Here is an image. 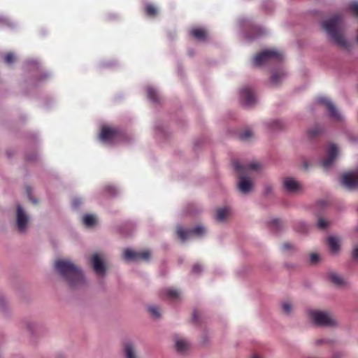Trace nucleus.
<instances>
[{
    "label": "nucleus",
    "mask_w": 358,
    "mask_h": 358,
    "mask_svg": "<svg viewBox=\"0 0 358 358\" xmlns=\"http://www.w3.org/2000/svg\"><path fill=\"white\" fill-rule=\"evenodd\" d=\"M55 268L71 287H76L83 283L84 276L82 271L71 262L58 259L55 263Z\"/></svg>",
    "instance_id": "nucleus-1"
},
{
    "label": "nucleus",
    "mask_w": 358,
    "mask_h": 358,
    "mask_svg": "<svg viewBox=\"0 0 358 358\" xmlns=\"http://www.w3.org/2000/svg\"><path fill=\"white\" fill-rule=\"evenodd\" d=\"M322 28L336 45L341 48L347 47V42L343 35L344 20L342 15H335L323 22Z\"/></svg>",
    "instance_id": "nucleus-2"
},
{
    "label": "nucleus",
    "mask_w": 358,
    "mask_h": 358,
    "mask_svg": "<svg viewBox=\"0 0 358 358\" xmlns=\"http://www.w3.org/2000/svg\"><path fill=\"white\" fill-rule=\"evenodd\" d=\"M233 166L239 176V190L244 194L249 192L252 187V182L246 178V176L250 170L256 171L259 169V165L257 163L241 165L238 161H234L233 162Z\"/></svg>",
    "instance_id": "nucleus-3"
},
{
    "label": "nucleus",
    "mask_w": 358,
    "mask_h": 358,
    "mask_svg": "<svg viewBox=\"0 0 358 358\" xmlns=\"http://www.w3.org/2000/svg\"><path fill=\"white\" fill-rule=\"evenodd\" d=\"M311 320L317 326L333 327L336 322L331 315L327 312L311 310L308 311Z\"/></svg>",
    "instance_id": "nucleus-4"
},
{
    "label": "nucleus",
    "mask_w": 358,
    "mask_h": 358,
    "mask_svg": "<svg viewBox=\"0 0 358 358\" xmlns=\"http://www.w3.org/2000/svg\"><path fill=\"white\" fill-rule=\"evenodd\" d=\"M282 59V55L280 52L273 50H266L255 57L253 63L255 66H259L272 61L280 62Z\"/></svg>",
    "instance_id": "nucleus-5"
},
{
    "label": "nucleus",
    "mask_w": 358,
    "mask_h": 358,
    "mask_svg": "<svg viewBox=\"0 0 358 358\" xmlns=\"http://www.w3.org/2000/svg\"><path fill=\"white\" fill-rule=\"evenodd\" d=\"M150 257L149 250L136 252L131 249H125L124 251V259L128 262H136L138 260L148 261Z\"/></svg>",
    "instance_id": "nucleus-6"
},
{
    "label": "nucleus",
    "mask_w": 358,
    "mask_h": 358,
    "mask_svg": "<svg viewBox=\"0 0 358 358\" xmlns=\"http://www.w3.org/2000/svg\"><path fill=\"white\" fill-rule=\"evenodd\" d=\"M317 102L320 104L324 105L327 108L329 115L332 119L337 121L341 120V114L329 99L326 97H319L317 99Z\"/></svg>",
    "instance_id": "nucleus-7"
},
{
    "label": "nucleus",
    "mask_w": 358,
    "mask_h": 358,
    "mask_svg": "<svg viewBox=\"0 0 358 358\" xmlns=\"http://www.w3.org/2000/svg\"><path fill=\"white\" fill-rule=\"evenodd\" d=\"M29 222V217L22 209L20 205L17 206L16 223L18 230L24 232Z\"/></svg>",
    "instance_id": "nucleus-8"
},
{
    "label": "nucleus",
    "mask_w": 358,
    "mask_h": 358,
    "mask_svg": "<svg viewBox=\"0 0 358 358\" xmlns=\"http://www.w3.org/2000/svg\"><path fill=\"white\" fill-rule=\"evenodd\" d=\"M120 135L121 132L118 129L104 127L101 129L100 138L105 142H111Z\"/></svg>",
    "instance_id": "nucleus-9"
},
{
    "label": "nucleus",
    "mask_w": 358,
    "mask_h": 358,
    "mask_svg": "<svg viewBox=\"0 0 358 358\" xmlns=\"http://www.w3.org/2000/svg\"><path fill=\"white\" fill-rule=\"evenodd\" d=\"M205 231V228L202 226H196L191 230H185L180 227L177 229V234L182 241L190 237L192 234L201 236Z\"/></svg>",
    "instance_id": "nucleus-10"
},
{
    "label": "nucleus",
    "mask_w": 358,
    "mask_h": 358,
    "mask_svg": "<svg viewBox=\"0 0 358 358\" xmlns=\"http://www.w3.org/2000/svg\"><path fill=\"white\" fill-rule=\"evenodd\" d=\"M342 183L349 189L358 187V170L344 174Z\"/></svg>",
    "instance_id": "nucleus-11"
},
{
    "label": "nucleus",
    "mask_w": 358,
    "mask_h": 358,
    "mask_svg": "<svg viewBox=\"0 0 358 358\" xmlns=\"http://www.w3.org/2000/svg\"><path fill=\"white\" fill-rule=\"evenodd\" d=\"M242 101L247 106H252L256 103V98L252 90L248 87H244L241 90Z\"/></svg>",
    "instance_id": "nucleus-12"
},
{
    "label": "nucleus",
    "mask_w": 358,
    "mask_h": 358,
    "mask_svg": "<svg viewBox=\"0 0 358 358\" xmlns=\"http://www.w3.org/2000/svg\"><path fill=\"white\" fill-rule=\"evenodd\" d=\"M91 262L94 271L96 274L103 275L105 273L106 267L99 254H94L91 258Z\"/></svg>",
    "instance_id": "nucleus-13"
},
{
    "label": "nucleus",
    "mask_w": 358,
    "mask_h": 358,
    "mask_svg": "<svg viewBox=\"0 0 358 358\" xmlns=\"http://www.w3.org/2000/svg\"><path fill=\"white\" fill-rule=\"evenodd\" d=\"M338 155V149L334 144H331L328 151H327V157L322 161V166L324 169H328L335 160L336 156Z\"/></svg>",
    "instance_id": "nucleus-14"
},
{
    "label": "nucleus",
    "mask_w": 358,
    "mask_h": 358,
    "mask_svg": "<svg viewBox=\"0 0 358 358\" xmlns=\"http://www.w3.org/2000/svg\"><path fill=\"white\" fill-rule=\"evenodd\" d=\"M283 187L289 193H297L301 190V185L292 178H285L284 179Z\"/></svg>",
    "instance_id": "nucleus-15"
},
{
    "label": "nucleus",
    "mask_w": 358,
    "mask_h": 358,
    "mask_svg": "<svg viewBox=\"0 0 358 358\" xmlns=\"http://www.w3.org/2000/svg\"><path fill=\"white\" fill-rule=\"evenodd\" d=\"M189 34L199 41H205L208 36L206 30L203 28H194L189 31Z\"/></svg>",
    "instance_id": "nucleus-16"
},
{
    "label": "nucleus",
    "mask_w": 358,
    "mask_h": 358,
    "mask_svg": "<svg viewBox=\"0 0 358 358\" xmlns=\"http://www.w3.org/2000/svg\"><path fill=\"white\" fill-rule=\"evenodd\" d=\"M124 350L126 358H138L131 343H125L124 345Z\"/></svg>",
    "instance_id": "nucleus-17"
},
{
    "label": "nucleus",
    "mask_w": 358,
    "mask_h": 358,
    "mask_svg": "<svg viewBox=\"0 0 358 358\" xmlns=\"http://www.w3.org/2000/svg\"><path fill=\"white\" fill-rule=\"evenodd\" d=\"M327 241L329 250L331 252L336 253L339 250V241L336 237L330 236Z\"/></svg>",
    "instance_id": "nucleus-18"
},
{
    "label": "nucleus",
    "mask_w": 358,
    "mask_h": 358,
    "mask_svg": "<svg viewBox=\"0 0 358 358\" xmlns=\"http://www.w3.org/2000/svg\"><path fill=\"white\" fill-rule=\"evenodd\" d=\"M189 348V343L185 339H178L176 341V349L178 352H185Z\"/></svg>",
    "instance_id": "nucleus-19"
},
{
    "label": "nucleus",
    "mask_w": 358,
    "mask_h": 358,
    "mask_svg": "<svg viewBox=\"0 0 358 358\" xmlns=\"http://www.w3.org/2000/svg\"><path fill=\"white\" fill-rule=\"evenodd\" d=\"M144 10L147 16L148 17H155L158 13L157 8L151 3L145 4L144 7Z\"/></svg>",
    "instance_id": "nucleus-20"
},
{
    "label": "nucleus",
    "mask_w": 358,
    "mask_h": 358,
    "mask_svg": "<svg viewBox=\"0 0 358 358\" xmlns=\"http://www.w3.org/2000/svg\"><path fill=\"white\" fill-rule=\"evenodd\" d=\"M329 279L331 280V282L337 286H342L345 282L344 280L341 275L334 273H331L329 275Z\"/></svg>",
    "instance_id": "nucleus-21"
},
{
    "label": "nucleus",
    "mask_w": 358,
    "mask_h": 358,
    "mask_svg": "<svg viewBox=\"0 0 358 358\" xmlns=\"http://www.w3.org/2000/svg\"><path fill=\"white\" fill-rule=\"evenodd\" d=\"M285 76L282 71H274L272 73L271 81L273 84H278Z\"/></svg>",
    "instance_id": "nucleus-22"
},
{
    "label": "nucleus",
    "mask_w": 358,
    "mask_h": 358,
    "mask_svg": "<svg viewBox=\"0 0 358 358\" xmlns=\"http://www.w3.org/2000/svg\"><path fill=\"white\" fill-rule=\"evenodd\" d=\"M164 294L169 299L171 300L176 299L179 296L178 291L172 288L165 289L164 290Z\"/></svg>",
    "instance_id": "nucleus-23"
},
{
    "label": "nucleus",
    "mask_w": 358,
    "mask_h": 358,
    "mask_svg": "<svg viewBox=\"0 0 358 358\" xmlns=\"http://www.w3.org/2000/svg\"><path fill=\"white\" fill-rule=\"evenodd\" d=\"M229 215V209L227 208H219L217 210L216 220L219 222L224 221Z\"/></svg>",
    "instance_id": "nucleus-24"
},
{
    "label": "nucleus",
    "mask_w": 358,
    "mask_h": 358,
    "mask_svg": "<svg viewBox=\"0 0 358 358\" xmlns=\"http://www.w3.org/2000/svg\"><path fill=\"white\" fill-rule=\"evenodd\" d=\"M322 132V128L319 126H315L308 131V136L310 138H313L319 136Z\"/></svg>",
    "instance_id": "nucleus-25"
},
{
    "label": "nucleus",
    "mask_w": 358,
    "mask_h": 358,
    "mask_svg": "<svg viewBox=\"0 0 358 358\" xmlns=\"http://www.w3.org/2000/svg\"><path fill=\"white\" fill-rule=\"evenodd\" d=\"M83 221L86 227H92L96 222V217L92 215H85Z\"/></svg>",
    "instance_id": "nucleus-26"
},
{
    "label": "nucleus",
    "mask_w": 358,
    "mask_h": 358,
    "mask_svg": "<svg viewBox=\"0 0 358 358\" xmlns=\"http://www.w3.org/2000/svg\"><path fill=\"white\" fill-rule=\"evenodd\" d=\"M283 223L282 221L278 219H274L270 222V227L273 230L278 231L282 228Z\"/></svg>",
    "instance_id": "nucleus-27"
},
{
    "label": "nucleus",
    "mask_w": 358,
    "mask_h": 358,
    "mask_svg": "<svg viewBox=\"0 0 358 358\" xmlns=\"http://www.w3.org/2000/svg\"><path fill=\"white\" fill-rule=\"evenodd\" d=\"M147 93H148V96L150 100H152L153 101H157V93L154 89L150 88V87L148 88Z\"/></svg>",
    "instance_id": "nucleus-28"
},
{
    "label": "nucleus",
    "mask_w": 358,
    "mask_h": 358,
    "mask_svg": "<svg viewBox=\"0 0 358 358\" xmlns=\"http://www.w3.org/2000/svg\"><path fill=\"white\" fill-rule=\"evenodd\" d=\"M148 311L155 318H159L160 317L159 310L157 306H151L148 307Z\"/></svg>",
    "instance_id": "nucleus-29"
},
{
    "label": "nucleus",
    "mask_w": 358,
    "mask_h": 358,
    "mask_svg": "<svg viewBox=\"0 0 358 358\" xmlns=\"http://www.w3.org/2000/svg\"><path fill=\"white\" fill-rule=\"evenodd\" d=\"M252 136V132L249 129L245 130L244 131L241 133L239 135V138L243 141L248 140Z\"/></svg>",
    "instance_id": "nucleus-30"
},
{
    "label": "nucleus",
    "mask_w": 358,
    "mask_h": 358,
    "mask_svg": "<svg viewBox=\"0 0 358 358\" xmlns=\"http://www.w3.org/2000/svg\"><path fill=\"white\" fill-rule=\"evenodd\" d=\"M15 60V56L13 53H7L6 55H5L4 56V62L5 63L8 64H10L11 63H13Z\"/></svg>",
    "instance_id": "nucleus-31"
},
{
    "label": "nucleus",
    "mask_w": 358,
    "mask_h": 358,
    "mask_svg": "<svg viewBox=\"0 0 358 358\" xmlns=\"http://www.w3.org/2000/svg\"><path fill=\"white\" fill-rule=\"evenodd\" d=\"M329 225V222L322 218H320L317 222V227L320 229H326Z\"/></svg>",
    "instance_id": "nucleus-32"
},
{
    "label": "nucleus",
    "mask_w": 358,
    "mask_h": 358,
    "mask_svg": "<svg viewBox=\"0 0 358 358\" xmlns=\"http://www.w3.org/2000/svg\"><path fill=\"white\" fill-rule=\"evenodd\" d=\"M319 259H320V257L316 253H311L310 255V263L313 264L317 263V262L319 261Z\"/></svg>",
    "instance_id": "nucleus-33"
},
{
    "label": "nucleus",
    "mask_w": 358,
    "mask_h": 358,
    "mask_svg": "<svg viewBox=\"0 0 358 358\" xmlns=\"http://www.w3.org/2000/svg\"><path fill=\"white\" fill-rule=\"evenodd\" d=\"M282 307L284 313L286 314H289L292 310V306L289 303H284Z\"/></svg>",
    "instance_id": "nucleus-34"
},
{
    "label": "nucleus",
    "mask_w": 358,
    "mask_h": 358,
    "mask_svg": "<svg viewBox=\"0 0 358 358\" xmlns=\"http://www.w3.org/2000/svg\"><path fill=\"white\" fill-rule=\"evenodd\" d=\"M106 191L109 195H115L117 192L116 189L113 186H107L106 187Z\"/></svg>",
    "instance_id": "nucleus-35"
},
{
    "label": "nucleus",
    "mask_w": 358,
    "mask_h": 358,
    "mask_svg": "<svg viewBox=\"0 0 358 358\" xmlns=\"http://www.w3.org/2000/svg\"><path fill=\"white\" fill-rule=\"evenodd\" d=\"M350 10L354 13V14L358 17V3H355L350 5Z\"/></svg>",
    "instance_id": "nucleus-36"
},
{
    "label": "nucleus",
    "mask_w": 358,
    "mask_h": 358,
    "mask_svg": "<svg viewBox=\"0 0 358 358\" xmlns=\"http://www.w3.org/2000/svg\"><path fill=\"white\" fill-rule=\"evenodd\" d=\"M202 271V267L199 264H195L192 267V271L195 273H199Z\"/></svg>",
    "instance_id": "nucleus-37"
},
{
    "label": "nucleus",
    "mask_w": 358,
    "mask_h": 358,
    "mask_svg": "<svg viewBox=\"0 0 358 358\" xmlns=\"http://www.w3.org/2000/svg\"><path fill=\"white\" fill-rule=\"evenodd\" d=\"M293 248V245H291L290 243H285L283 245H282V250L284 251H288L289 250H291Z\"/></svg>",
    "instance_id": "nucleus-38"
},
{
    "label": "nucleus",
    "mask_w": 358,
    "mask_h": 358,
    "mask_svg": "<svg viewBox=\"0 0 358 358\" xmlns=\"http://www.w3.org/2000/svg\"><path fill=\"white\" fill-rule=\"evenodd\" d=\"M272 127L273 129H282V124L280 121H275L273 122V125H272Z\"/></svg>",
    "instance_id": "nucleus-39"
},
{
    "label": "nucleus",
    "mask_w": 358,
    "mask_h": 358,
    "mask_svg": "<svg viewBox=\"0 0 358 358\" xmlns=\"http://www.w3.org/2000/svg\"><path fill=\"white\" fill-rule=\"evenodd\" d=\"M199 317V313L197 310H194L192 315V320L194 322H197Z\"/></svg>",
    "instance_id": "nucleus-40"
},
{
    "label": "nucleus",
    "mask_w": 358,
    "mask_h": 358,
    "mask_svg": "<svg viewBox=\"0 0 358 358\" xmlns=\"http://www.w3.org/2000/svg\"><path fill=\"white\" fill-rule=\"evenodd\" d=\"M352 256L354 259H358V247L354 249Z\"/></svg>",
    "instance_id": "nucleus-41"
},
{
    "label": "nucleus",
    "mask_w": 358,
    "mask_h": 358,
    "mask_svg": "<svg viewBox=\"0 0 358 358\" xmlns=\"http://www.w3.org/2000/svg\"><path fill=\"white\" fill-rule=\"evenodd\" d=\"M80 203V201L78 199H75V200H73V206H75V207L78 206Z\"/></svg>",
    "instance_id": "nucleus-42"
},
{
    "label": "nucleus",
    "mask_w": 358,
    "mask_h": 358,
    "mask_svg": "<svg viewBox=\"0 0 358 358\" xmlns=\"http://www.w3.org/2000/svg\"><path fill=\"white\" fill-rule=\"evenodd\" d=\"M324 340H322V339L317 340V341H316V344H317V345H320V344H321V343H324Z\"/></svg>",
    "instance_id": "nucleus-43"
},
{
    "label": "nucleus",
    "mask_w": 358,
    "mask_h": 358,
    "mask_svg": "<svg viewBox=\"0 0 358 358\" xmlns=\"http://www.w3.org/2000/svg\"><path fill=\"white\" fill-rule=\"evenodd\" d=\"M4 303V300L3 298H0V306L3 305Z\"/></svg>",
    "instance_id": "nucleus-44"
},
{
    "label": "nucleus",
    "mask_w": 358,
    "mask_h": 358,
    "mask_svg": "<svg viewBox=\"0 0 358 358\" xmlns=\"http://www.w3.org/2000/svg\"><path fill=\"white\" fill-rule=\"evenodd\" d=\"M27 193L29 194V196H30V188L27 187Z\"/></svg>",
    "instance_id": "nucleus-45"
},
{
    "label": "nucleus",
    "mask_w": 358,
    "mask_h": 358,
    "mask_svg": "<svg viewBox=\"0 0 358 358\" xmlns=\"http://www.w3.org/2000/svg\"><path fill=\"white\" fill-rule=\"evenodd\" d=\"M266 191L268 192L270 191V188H268Z\"/></svg>",
    "instance_id": "nucleus-46"
},
{
    "label": "nucleus",
    "mask_w": 358,
    "mask_h": 358,
    "mask_svg": "<svg viewBox=\"0 0 358 358\" xmlns=\"http://www.w3.org/2000/svg\"><path fill=\"white\" fill-rule=\"evenodd\" d=\"M303 228H304L303 231H306V226L305 225H303Z\"/></svg>",
    "instance_id": "nucleus-47"
},
{
    "label": "nucleus",
    "mask_w": 358,
    "mask_h": 358,
    "mask_svg": "<svg viewBox=\"0 0 358 358\" xmlns=\"http://www.w3.org/2000/svg\"><path fill=\"white\" fill-rule=\"evenodd\" d=\"M253 358H259V357H257V356H255V357H253Z\"/></svg>",
    "instance_id": "nucleus-48"
},
{
    "label": "nucleus",
    "mask_w": 358,
    "mask_h": 358,
    "mask_svg": "<svg viewBox=\"0 0 358 358\" xmlns=\"http://www.w3.org/2000/svg\"><path fill=\"white\" fill-rule=\"evenodd\" d=\"M357 230H358V229H357Z\"/></svg>",
    "instance_id": "nucleus-49"
}]
</instances>
